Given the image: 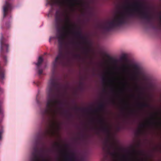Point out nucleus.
Listing matches in <instances>:
<instances>
[{
  "label": "nucleus",
  "instance_id": "nucleus-35",
  "mask_svg": "<svg viewBox=\"0 0 161 161\" xmlns=\"http://www.w3.org/2000/svg\"><path fill=\"white\" fill-rule=\"evenodd\" d=\"M49 42H50V39Z\"/></svg>",
  "mask_w": 161,
  "mask_h": 161
},
{
  "label": "nucleus",
  "instance_id": "nucleus-36",
  "mask_svg": "<svg viewBox=\"0 0 161 161\" xmlns=\"http://www.w3.org/2000/svg\"><path fill=\"white\" fill-rule=\"evenodd\" d=\"M73 43H75V42H73Z\"/></svg>",
  "mask_w": 161,
  "mask_h": 161
},
{
  "label": "nucleus",
  "instance_id": "nucleus-29",
  "mask_svg": "<svg viewBox=\"0 0 161 161\" xmlns=\"http://www.w3.org/2000/svg\"><path fill=\"white\" fill-rule=\"evenodd\" d=\"M112 102H113V104H114V103H115V102L114 100H113L112 101Z\"/></svg>",
  "mask_w": 161,
  "mask_h": 161
},
{
  "label": "nucleus",
  "instance_id": "nucleus-5",
  "mask_svg": "<svg viewBox=\"0 0 161 161\" xmlns=\"http://www.w3.org/2000/svg\"><path fill=\"white\" fill-rule=\"evenodd\" d=\"M5 77V73H0V82L3 84V80ZM4 91L0 87V140L2 139V135L4 133L3 126L1 124L4 116V110L3 107L4 95H3Z\"/></svg>",
  "mask_w": 161,
  "mask_h": 161
},
{
  "label": "nucleus",
  "instance_id": "nucleus-25",
  "mask_svg": "<svg viewBox=\"0 0 161 161\" xmlns=\"http://www.w3.org/2000/svg\"><path fill=\"white\" fill-rule=\"evenodd\" d=\"M133 152L134 154H136L137 153V152L136 151L135 149H134L133 150Z\"/></svg>",
  "mask_w": 161,
  "mask_h": 161
},
{
  "label": "nucleus",
  "instance_id": "nucleus-28",
  "mask_svg": "<svg viewBox=\"0 0 161 161\" xmlns=\"http://www.w3.org/2000/svg\"><path fill=\"white\" fill-rule=\"evenodd\" d=\"M138 132L140 133H141L142 132V130H141V129H139L138 130Z\"/></svg>",
  "mask_w": 161,
  "mask_h": 161
},
{
  "label": "nucleus",
  "instance_id": "nucleus-30",
  "mask_svg": "<svg viewBox=\"0 0 161 161\" xmlns=\"http://www.w3.org/2000/svg\"><path fill=\"white\" fill-rule=\"evenodd\" d=\"M78 57H80V55L79 54H78L76 55Z\"/></svg>",
  "mask_w": 161,
  "mask_h": 161
},
{
  "label": "nucleus",
  "instance_id": "nucleus-22",
  "mask_svg": "<svg viewBox=\"0 0 161 161\" xmlns=\"http://www.w3.org/2000/svg\"><path fill=\"white\" fill-rule=\"evenodd\" d=\"M154 150L158 152H161V150L158 147H156L154 148Z\"/></svg>",
  "mask_w": 161,
  "mask_h": 161
},
{
  "label": "nucleus",
  "instance_id": "nucleus-37",
  "mask_svg": "<svg viewBox=\"0 0 161 161\" xmlns=\"http://www.w3.org/2000/svg\"><path fill=\"white\" fill-rule=\"evenodd\" d=\"M42 134L41 135H42V134H43V133H42Z\"/></svg>",
  "mask_w": 161,
  "mask_h": 161
},
{
  "label": "nucleus",
  "instance_id": "nucleus-34",
  "mask_svg": "<svg viewBox=\"0 0 161 161\" xmlns=\"http://www.w3.org/2000/svg\"><path fill=\"white\" fill-rule=\"evenodd\" d=\"M130 111H131V112H133V111L132 110H131Z\"/></svg>",
  "mask_w": 161,
  "mask_h": 161
},
{
  "label": "nucleus",
  "instance_id": "nucleus-3",
  "mask_svg": "<svg viewBox=\"0 0 161 161\" xmlns=\"http://www.w3.org/2000/svg\"><path fill=\"white\" fill-rule=\"evenodd\" d=\"M60 88V84L54 78H51L49 81L47 88L46 107L41 112L43 116L50 114L54 107L62 104V102L57 99Z\"/></svg>",
  "mask_w": 161,
  "mask_h": 161
},
{
  "label": "nucleus",
  "instance_id": "nucleus-1",
  "mask_svg": "<svg viewBox=\"0 0 161 161\" xmlns=\"http://www.w3.org/2000/svg\"><path fill=\"white\" fill-rule=\"evenodd\" d=\"M134 8L130 9L126 13L121 14L116 17L112 21L108 22L107 24L102 26V28L109 31L112 30L118 29L123 26L129 24L131 19L135 16L134 12H138L140 18L146 21L147 23L151 24L154 19L153 16L148 12L140 11V9L142 5L141 3L137 2L132 4Z\"/></svg>",
  "mask_w": 161,
  "mask_h": 161
},
{
  "label": "nucleus",
  "instance_id": "nucleus-17",
  "mask_svg": "<svg viewBox=\"0 0 161 161\" xmlns=\"http://www.w3.org/2000/svg\"><path fill=\"white\" fill-rule=\"evenodd\" d=\"M105 56L106 57L108 58L110 60L114 62H117V60L115 59H114L113 58L107 54H105Z\"/></svg>",
  "mask_w": 161,
  "mask_h": 161
},
{
  "label": "nucleus",
  "instance_id": "nucleus-6",
  "mask_svg": "<svg viewBox=\"0 0 161 161\" xmlns=\"http://www.w3.org/2000/svg\"><path fill=\"white\" fill-rule=\"evenodd\" d=\"M103 150L105 152H108L114 158H115L119 155L115 151L113 152H111L110 150L111 149L114 150H115V147L114 145L112 143H109V141L107 140L103 143Z\"/></svg>",
  "mask_w": 161,
  "mask_h": 161
},
{
  "label": "nucleus",
  "instance_id": "nucleus-31",
  "mask_svg": "<svg viewBox=\"0 0 161 161\" xmlns=\"http://www.w3.org/2000/svg\"><path fill=\"white\" fill-rule=\"evenodd\" d=\"M123 157L124 158H125V156H123Z\"/></svg>",
  "mask_w": 161,
  "mask_h": 161
},
{
  "label": "nucleus",
  "instance_id": "nucleus-18",
  "mask_svg": "<svg viewBox=\"0 0 161 161\" xmlns=\"http://www.w3.org/2000/svg\"><path fill=\"white\" fill-rule=\"evenodd\" d=\"M64 114L67 117H69L71 115V114L69 113L67 110H65L64 111Z\"/></svg>",
  "mask_w": 161,
  "mask_h": 161
},
{
  "label": "nucleus",
  "instance_id": "nucleus-27",
  "mask_svg": "<svg viewBox=\"0 0 161 161\" xmlns=\"http://www.w3.org/2000/svg\"><path fill=\"white\" fill-rule=\"evenodd\" d=\"M125 56H123L121 58V59H125Z\"/></svg>",
  "mask_w": 161,
  "mask_h": 161
},
{
  "label": "nucleus",
  "instance_id": "nucleus-8",
  "mask_svg": "<svg viewBox=\"0 0 161 161\" xmlns=\"http://www.w3.org/2000/svg\"><path fill=\"white\" fill-rule=\"evenodd\" d=\"M158 113H155L154 115H152L149 124L150 125L153 126H161V117L158 116Z\"/></svg>",
  "mask_w": 161,
  "mask_h": 161
},
{
  "label": "nucleus",
  "instance_id": "nucleus-13",
  "mask_svg": "<svg viewBox=\"0 0 161 161\" xmlns=\"http://www.w3.org/2000/svg\"><path fill=\"white\" fill-rule=\"evenodd\" d=\"M43 61V59L41 57H40L39 58L38 62L36 64L37 66V68L38 69V74L39 75H41L43 72L42 69H40L39 67Z\"/></svg>",
  "mask_w": 161,
  "mask_h": 161
},
{
  "label": "nucleus",
  "instance_id": "nucleus-19",
  "mask_svg": "<svg viewBox=\"0 0 161 161\" xmlns=\"http://www.w3.org/2000/svg\"><path fill=\"white\" fill-rule=\"evenodd\" d=\"M61 147V146L58 143H55L53 145V147H54L59 148Z\"/></svg>",
  "mask_w": 161,
  "mask_h": 161
},
{
  "label": "nucleus",
  "instance_id": "nucleus-2",
  "mask_svg": "<svg viewBox=\"0 0 161 161\" xmlns=\"http://www.w3.org/2000/svg\"><path fill=\"white\" fill-rule=\"evenodd\" d=\"M63 21L60 13L58 11H56L55 15V22L56 26L58 29V32L57 34L56 37L58 40L59 53L53 63L54 70L56 69L58 66H65L68 60L66 54L63 51V47L66 36L68 34L71 32V26L69 17L66 16L64 21V24L61 27Z\"/></svg>",
  "mask_w": 161,
  "mask_h": 161
},
{
  "label": "nucleus",
  "instance_id": "nucleus-12",
  "mask_svg": "<svg viewBox=\"0 0 161 161\" xmlns=\"http://www.w3.org/2000/svg\"><path fill=\"white\" fill-rule=\"evenodd\" d=\"M73 33L77 37L80 38L82 40H83L84 43H86V39L85 37L82 35L81 32L80 30L73 32Z\"/></svg>",
  "mask_w": 161,
  "mask_h": 161
},
{
  "label": "nucleus",
  "instance_id": "nucleus-38",
  "mask_svg": "<svg viewBox=\"0 0 161 161\" xmlns=\"http://www.w3.org/2000/svg\"><path fill=\"white\" fill-rule=\"evenodd\" d=\"M41 151H42V150H41Z\"/></svg>",
  "mask_w": 161,
  "mask_h": 161
},
{
  "label": "nucleus",
  "instance_id": "nucleus-9",
  "mask_svg": "<svg viewBox=\"0 0 161 161\" xmlns=\"http://www.w3.org/2000/svg\"><path fill=\"white\" fill-rule=\"evenodd\" d=\"M99 122L102 125L100 130L104 132L109 133V129L104 120L102 118H100L99 120Z\"/></svg>",
  "mask_w": 161,
  "mask_h": 161
},
{
  "label": "nucleus",
  "instance_id": "nucleus-24",
  "mask_svg": "<svg viewBox=\"0 0 161 161\" xmlns=\"http://www.w3.org/2000/svg\"><path fill=\"white\" fill-rule=\"evenodd\" d=\"M146 126V125L145 124H142L140 125V127L141 128H144Z\"/></svg>",
  "mask_w": 161,
  "mask_h": 161
},
{
  "label": "nucleus",
  "instance_id": "nucleus-14",
  "mask_svg": "<svg viewBox=\"0 0 161 161\" xmlns=\"http://www.w3.org/2000/svg\"><path fill=\"white\" fill-rule=\"evenodd\" d=\"M48 3L52 6L55 5H62L63 4V3L61 0H49L48 1Z\"/></svg>",
  "mask_w": 161,
  "mask_h": 161
},
{
  "label": "nucleus",
  "instance_id": "nucleus-26",
  "mask_svg": "<svg viewBox=\"0 0 161 161\" xmlns=\"http://www.w3.org/2000/svg\"><path fill=\"white\" fill-rule=\"evenodd\" d=\"M103 82H105L106 80V78L105 76L103 77Z\"/></svg>",
  "mask_w": 161,
  "mask_h": 161
},
{
  "label": "nucleus",
  "instance_id": "nucleus-21",
  "mask_svg": "<svg viewBox=\"0 0 161 161\" xmlns=\"http://www.w3.org/2000/svg\"><path fill=\"white\" fill-rule=\"evenodd\" d=\"M136 90L137 91H140L142 90V88L137 86L136 87Z\"/></svg>",
  "mask_w": 161,
  "mask_h": 161
},
{
  "label": "nucleus",
  "instance_id": "nucleus-15",
  "mask_svg": "<svg viewBox=\"0 0 161 161\" xmlns=\"http://www.w3.org/2000/svg\"><path fill=\"white\" fill-rule=\"evenodd\" d=\"M105 107V104L103 102H101L99 103L98 105V108L94 110H92V111L94 112H96L98 110L103 111L104 110Z\"/></svg>",
  "mask_w": 161,
  "mask_h": 161
},
{
  "label": "nucleus",
  "instance_id": "nucleus-33",
  "mask_svg": "<svg viewBox=\"0 0 161 161\" xmlns=\"http://www.w3.org/2000/svg\"><path fill=\"white\" fill-rule=\"evenodd\" d=\"M65 146L67 147L68 146L67 144H66V145H65Z\"/></svg>",
  "mask_w": 161,
  "mask_h": 161
},
{
  "label": "nucleus",
  "instance_id": "nucleus-7",
  "mask_svg": "<svg viewBox=\"0 0 161 161\" xmlns=\"http://www.w3.org/2000/svg\"><path fill=\"white\" fill-rule=\"evenodd\" d=\"M40 151L39 150L37 144H36L33 148V151L31 155L30 158L31 161H47L44 158H42V160L40 159Z\"/></svg>",
  "mask_w": 161,
  "mask_h": 161
},
{
  "label": "nucleus",
  "instance_id": "nucleus-16",
  "mask_svg": "<svg viewBox=\"0 0 161 161\" xmlns=\"http://www.w3.org/2000/svg\"><path fill=\"white\" fill-rule=\"evenodd\" d=\"M139 106L141 108H149L150 107V106L149 104L147 103H140L139 104Z\"/></svg>",
  "mask_w": 161,
  "mask_h": 161
},
{
  "label": "nucleus",
  "instance_id": "nucleus-10",
  "mask_svg": "<svg viewBox=\"0 0 161 161\" xmlns=\"http://www.w3.org/2000/svg\"><path fill=\"white\" fill-rule=\"evenodd\" d=\"M12 8V6L8 1H6L3 7V17H5L8 14V12Z\"/></svg>",
  "mask_w": 161,
  "mask_h": 161
},
{
  "label": "nucleus",
  "instance_id": "nucleus-4",
  "mask_svg": "<svg viewBox=\"0 0 161 161\" xmlns=\"http://www.w3.org/2000/svg\"><path fill=\"white\" fill-rule=\"evenodd\" d=\"M129 65L131 68V72L128 71V70L125 68V65H123L122 66L123 70L127 74L131 75L132 79L136 80L141 79L143 80H147L145 73L142 68L139 65L134 63L129 64Z\"/></svg>",
  "mask_w": 161,
  "mask_h": 161
},
{
  "label": "nucleus",
  "instance_id": "nucleus-23",
  "mask_svg": "<svg viewBox=\"0 0 161 161\" xmlns=\"http://www.w3.org/2000/svg\"><path fill=\"white\" fill-rule=\"evenodd\" d=\"M122 101L123 102H124L125 103V104L127 106V107L129 106V104L126 102H125V100H122Z\"/></svg>",
  "mask_w": 161,
  "mask_h": 161
},
{
  "label": "nucleus",
  "instance_id": "nucleus-11",
  "mask_svg": "<svg viewBox=\"0 0 161 161\" xmlns=\"http://www.w3.org/2000/svg\"><path fill=\"white\" fill-rule=\"evenodd\" d=\"M66 161H76V158L75 153L74 152H71L68 154L65 157Z\"/></svg>",
  "mask_w": 161,
  "mask_h": 161
},
{
  "label": "nucleus",
  "instance_id": "nucleus-20",
  "mask_svg": "<svg viewBox=\"0 0 161 161\" xmlns=\"http://www.w3.org/2000/svg\"><path fill=\"white\" fill-rule=\"evenodd\" d=\"M75 109L76 110H80L81 111H84L86 110V109L83 108H81L80 107H76L75 108Z\"/></svg>",
  "mask_w": 161,
  "mask_h": 161
},
{
  "label": "nucleus",
  "instance_id": "nucleus-32",
  "mask_svg": "<svg viewBox=\"0 0 161 161\" xmlns=\"http://www.w3.org/2000/svg\"><path fill=\"white\" fill-rule=\"evenodd\" d=\"M86 52L87 53V49L86 48Z\"/></svg>",
  "mask_w": 161,
  "mask_h": 161
}]
</instances>
